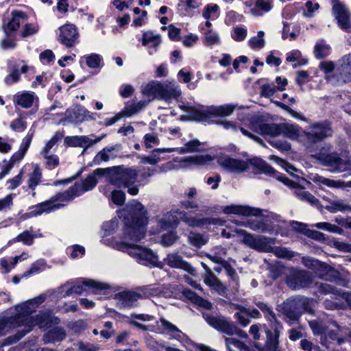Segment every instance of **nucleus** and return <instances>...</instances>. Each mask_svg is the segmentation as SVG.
Wrapping results in <instances>:
<instances>
[{"mask_svg":"<svg viewBox=\"0 0 351 351\" xmlns=\"http://www.w3.org/2000/svg\"><path fill=\"white\" fill-rule=\"evenodd\" d=\"M119 217L125 225V238L130 242L117 241L114 248L127 252L128 254L141 264L150 267L157 266L158 256L151 250L134 244L144 238L147 223L146 210L142 204L133 200L125 208L119 211Z\"/></svg>","mask_w":351,"mask_h":351,"instance_id":"1","label":"nucleus"},{"mask_svg":"<svg viewBox=\"0 0 351 351\" xmlns=\"http://www.w3.org/2000/svg\"><path fill=\"white\" fill-rule=\"evenodd\" d=\"M45 300L44 295H40L32 300L27 301L21 305L16 306L17 311V318L21 319V324H27L29 327L34 325H38L40 328H45L49 326L54 319V323L58 324L59 319L58 317L52 318L48 312L40 313L35 317H31L29 315L35 308Z\"/></svg>","mask_w":351,"mask_h":351,"instance_id":"2","label":"nucleus"},{"mask_svg":"<svg viewBox=\"0 0 351 351\" xmlns=\"http://www.w3.org/2000/svg\"><path fill=\"white\" fill-rule=\"evenodd\" d=\"M96 173H106L107 179L110 183L117 187L123 186L132 195H136L139 189L135 182L137 180V171L131 168L122 167H113L112 168H98Z\"/></svg>","mask_w":351,"mask_h":351,"instance_id":"3","label":"nucleus"},{"mask_svg":"<svg viewBox=\"0 0 351 351\" xmlns=\"http://www.w3.org/2000/svg\"><path fill=\"white\" fill-rule=\"evenodd\" d=\"M319 68L326 81L334 86H342L351 81V53L343 56L335 66L332 62H322Z\"/></svg>","mask_w":351,"mask_h":351,"instance_id":"4","label":"nucleus"},{"mask_svg":"<svg viewBox=\"0 0 351 351\" xmlns=\"http://www.w3.org/2000/svg\"><path fill=\"white\" fill-rule=\"evenodd\" d=\"M155 295H165L163 287L145 286L136 291H125L117 293L114 296L116 305L121 309H129L136 306L137 301L141 298Z\"/></svg>","mask_w":351,"mask_h":351,"instance_id":"5","label":"nucleus"},{"mask_svg":"<svg viewBox=\"0 0 351 351\" xmlns=\"http://www.w3.org/2000/svg\"><path fill=\"white\" fill-rule=\"evenodd\" d=\"M330 151V146L325 145L312 156L324 166L327 167L331 172H343L350 168V161L346 156H341L337 152L328 153Z\"/></svg>","mask_w":351,"mask_h":351,"instance_id":"6","label":"nucleus"},{"mask_svg":"<svg viewBox=\"0 0 351 351\" xmlns=\"http://www.w3.org/2000/svg\"><path fill=\"white\" fill-rule=\"evenodd\" d=\"M252 164L256 168L262 170L265 173L274 174L277 180L283 182L285 185L290 186L295 189V195L302 200H305L313 206H317L319 201L312 194L305 191L303 188L297 186L292 181L287 178L278 175L276 171L265 161L260 158H254L252 160Z\"/></svg>","mask_w":351,"mask_h":351,"instance_id":"7","label":"nucleus"},{"mask_svg":"<svg viewBox=\"0 0 351 351\" xmlns=\"http://www.w3.org/2000/svg\"><path fill=\"white\" fill-rule=\"evenodd\" d=\"M235 106L231 104L210 106L202 108H191V117L195 121H206L213 117H228L232 114Z\"/></svg>","mask_w":351,"mask_h":351,"instance_id":"8","label":"nucleus"},{"mask_svg":"<svg viewBox=\"0 0 351 351\" xmlns=\"http://www.w3.org/2000/svg\"><path fill=\"white\" fill-rule=\"evenodd\" d=\"M203 317L208 324L222 333L227 335L235 334L241 338H247V337L245 332L239 329L234 323L230 322L224 317L215 316L211 313H204Z\"/></svg>","mask_w":351,"mask_h":351,"instance_id":"9","label":"nucleus"},{"mask_svg":"<svg viewBox=\"0 0 351 351\" xmlns=\"http://www.w3.org/2000/svg\"><path fill=\"white\" fill-rule=\"evenodd\" d=\"M243 234V243L247 247L261 252H270L272 250V245L275 244V239L265 236H255L241 230Z\"/></svg>","mask_w":351,"mask_h":351,"instance_id":"10","label":"nucleus"},{"mask_svg":"<svg viewBox=\"0 0 351 351\" xmlns=\"http://www.w3.org/2000/svg\"><path fill=\"white\" fill-rule=\"evenodd\" d=\"M110 286L108 284L95 281L90 279L80 280L73 285L71 282V288L68 291H71V294H82L84 292L87 293L97 294L102 291L107 290Z\"/></svg>","mask_w":351,"mask_h":351,"instance_id":"11","label":"nucleus"},{"mask_svg":"<svg viewBox=\"0 0 351 351\" xmlns=\"http://www.w3.org/2000/svg\"><path fill=\"white\" fill-rule=\"evenodd\" d=\"M332 130L328 122L315 123L310 125L305 132V135L308 141L317 143L324 138L331 136Z\"/></svg>","mask_w":351,"mask_h":351,"instance_id":"12","label":"nucleus"},{"mask_svg":"<svg viewBox=\"0 0 351 351\" xmlns=\"http://www.w3.org/2000/svg\"><path fill=\"white\" fill-rule=\"evenodd\" d=\"M318 291L322 294H330L329 298H327L324 301V306L328 310H335L341 308L343 304L340 302L339 298H344L345 294L340 295L337 293L333 287L328 283H316Z\"/></svg>","mask_w":351,"mask_h":351,"instance_id":"13","label":"nucleus"},{"mask_svg":"<svg viewBox=\"0 0 351 351\" xmlns=\"http://www.w3.org/2000/svg\"><path fill=\"white\" fill-rule=\"evenodd\" d=\"M217 162L224 169L235 173H243L249 169L247 162L241 159L233 158L227 155L219 157Z\"/></svg>","mask_w":351,"mask_h":351,"instance_id":"14","label":"nucleus"},{"mask_svg":"<svg viewBox=\"0 0 351 351\" xmlns=\"http://www.w3.org/2000/svg\"><path fill=\"white\" fill-rule=\"evenodd\" d=\"M311 282V274L302 270H292L287 279V285L293 289H300L307 287Z\"/></svg>","mask_w":351,"mask_h":351,"instance_id":"15","label":"nucleus"},{"mask_svg":"<svg viewBox=\"0 0 351 351\" xmlns=\"http://www.w3.org/2000/svg\"><path fill=\"white\" fill-rule=\"evenodd\" d=\"M271 329L266 330L267 339L261 351H281L279 348V337L282 326L281 323L270 325Z\"/></svg>","mask_w":351,"mask_h":351,"instance_id":"16","label":"nucleus"},{"mask_svg":"<svg viewBox=\"0 0 351 351\" xmlns=\"http://www.w3.org/2000/svg\"><path fill=\"white\" fill-rule=\"evenodd\" d=\"M58 41L65 47L74 46L78 39L77 28L72 24H66L59 27Z\"/></svg>","mask_w":351,"mask_h":351,"instance_id":"17","label":"nucleus"},{"mask_svg":"<svg viewBox=\"0 0 351 351\" xmlns=\"http://www.w3.org/2000/svg\"><path fill=\"white\" fill-rule=\"evenodd\" d=\"M332 10L341 29L347 30L351 27L350 14L339 1L332 0Z\"/></svg>","mask_w":351,"mask_h":351,"instance_id":"18","label":"nucleus"},{"mask_svg":"<svg viewBox=\"0 0 351 351\" xmlns=\"http://www.w3.org/2000/svg\"><path fill=\"white\" fill-rule=\"evenodd\" d=\"M165 262L171 268L182 269L192 275L195 273V269L185 261L182 256L178 253L169 254L165 259Z\"/></svg>","mask_w":351,"mask_h":351,"instance_id":"19","label":"nucleus"},{"mask_svg":"<svg viewBox=\"0 0 351 351\" xmlns=\"http://www.w3.org/2000/svg\"><path fill=\"white\" fill-rule=\"evenodd\" d=\"M223 211L226 214H234L243 216H261L263 215V210L259 208L235 204L224 206Z\"/></svg>","mask_w":351,"mask_h":351,"instance_id":"20","label":"nucleus"},{"mask_svg":"<svg viewBox=\"0 0 351 351\" xmlns=\"http://www.w3.org/2000/svg\"><path fill=\"white\" fill-rule=\"evenodd\" d=\"M180 95V88L175 82L162 84L160 99L166 101L177 100Z\"/></svg>","mask_w":351,"mask_h":351,"instance_id":"21","label":"nucleus"},{"mask_svg":"<svg viewBox=\"0 0 351 351\" xmlns=\"http://www.w3.org/2000/svg\"><path fill=\"white\" fill-rule=\"evenodd\" d=\"M38 99L36 94L30 91L18 93L13 97L14 103L23 108H29L32 106L34 101H38Z\"/></svg>","mask_w":351,"mask_h":351,"instance_id":"22","label":"nucleus"},{"mask_svg":"<svg viewBox=\"0 0 351 351\" xmlns=\"http://www.w3.org/2000/svg\"><path fill=\"white\" fill-rule=\"evenodd\" d=\"M79 188L74 186H71L68 190L59 193L53 196L49 202H51L52 208H58L63 206L62 204H55L56 202L70 201L76 196H80L77 191Z\"/></svg>","mask_w":351,"mask_h":351,"instance_id":"23","label":"nucleus"},{"mask_svg":"<svg viewBox=\"0 0 351 351\" xmlns=\"http://www.w3.org/2000/svg\"><path fill=\"white\" fill-rule=\"evenodd\" d=\"M157 324H160L161 326L163 328L162 331L169 334L173 338L180 341H183L184 340L186 339V336L185 334L179 330L176 326L165 319V318H160V320L157 322Z\"/></svg>","mask_w":351,"mask_h":351,"instance_id":"24","label":"nucleus"},{"mask_svg":"<svg viewBox=\"0 0 351 351\" xmlns=\"http://www.w3.org/2000/svg\"><path fill=\"white\" fill-rule=\"evenodd\" d=\"M96 169L93 173L88 176L80 184H75V187H78L79 195H82L84 193L92 190L97 183V176H106V173H96Z\"/></svg>","mask_w":351,"mask_h":351,"instance_id":"25","label":"nucleus"},{"mask_svg":"<svg viewBox=\"0 0 351 351\" xmlns=\"http://www.w3.org/2000/svg\"><path fill=\"white\" fill-rule=\"evenodd\" d=\"M162 84L158 81H152L142 88V93L151 97L160 99Z\"/></svg>","mask_w":351,"mask_h":351,"instance_id":"26","label":"nucleus"},{"mask_svg":"<svg viewBox=\"0 0 351 351\" xmlns=\"http://www.w3.org/2000/svg\"><path fill=\"white\" fill-rule=\"evenodd\" d=\"M332 326L335 328V329H328L326 328V332L324 333L325 339L322 340V343L326 346H328V341L326 340L327 338L332 340L337 341L338 344H341L345 341V337L341 335L342 330L341 328L334 322Z\"/></svg>","mask_w":351,"mask_h":351,"instance_id":"27","label":"nucleus"},{"mask_svg":"<svg viewBox=\"0 0 351 351\" xmlns=\"http://www.w3.org/2000/svg\"><path fill=\"white\" fill-rule=\"evenodd\" d=\"M119 150V145L104 148L95 156L94 162L96 164H99L102 161L106 162L114 159L117 157Z\"/></svg>","mask_w":351,"mask_h":351,"instance_id":"28","label":"nucleus"},{"mask_svg":"<svg viewBox=\"0 0 351 351\" xmlns=\"http://www.w3.org/2000/svg\"><path fill=\"white\" fill-rule=\"evenodd\" d=\"M18 66H12L10 67V73L5 76L4 82L7 85H12L14 83H17L21 80V73H25L28 70V66L26 64L22 65L20 69V71L18 69Z\"/></svg>","mask_w":351,"mask_h":351,"instance_id":"29","label":"nucleus"},{"mask_svg":"<svg viewBox=\"0 0 351 351\" xmlns=\"http://www.w3.org/2000/svg\"><path fill=\"white\" fill-rule=\"evenodd\" d=\"M52 209L51 202L48 200L30 207L29 213H25L24 216L25 218L36 217L43 213H49Z\"/></svg>","mask_w":351,"mask_h":351,"instance_id":"30","label":"nucleus"},{"mask_svg":"<svg viewBox=\"0 0 351 351\" xmlns=\"http://www.w3.org/2000/svg\"><path fill=\"white\" fill-rule=\"evenodd\" d=\"M313 181L320 184L332 188H343L346 186L351 187V181L346 183L343 181L331 180L319 176H315L313 178Z\"/></svg>","mask_w":351,"mask_h":351,"instance_id":"31","label":"nucleus"},{"mask_svg":"<svg viewBox=\"0 0 351 351\" xmlns=\"http://www.w3.org/2000/svg\"><path fill=\"white\" fill-rule=\"evenodd\" d=\"M66 337V332L62 328L56 327L43 336V340L46 343H53L63 340Z\"/></svg>","mask_w":351,"mask_h":351,"instance_id":"32","label":"nucleus"},{"mask_svg":"<svg viewBox=\"0 0 351 351\" xmlns=\"http://www.w3.org/2000/svg\"><path fill=\"white\" fill-rule=\"evenodd\" d=\"M147 102L146 101H140L138 102H132L126 104L125 107L121 111L123 117H131L144 108Z\"/></svg>","mask_w":351,"mask_h":351,"instance_id":"33","label":"nucleus"},{"mask_svg":"<svg viewBox=\"0 0 351 351\" xmlns=\"http://www.w3.org/2000/svg\"><path fill=\"white\" fill-rule=\"evenodd\" d=\"M25 17V14L23 12L17 10L13 11L12 12L11 20L9 21L7 25L3 27L5 34H8V30L16 31L20 26L21 19H23Z\"/></svg>","mask_w":351,"mask_h":351,"instance_id":"34","label":"nucleus"},{"mask_svg":"<svg viewBox=\"0 0 351 351\" xmlns=\"http://www.w3.org/2000/svg\"><path fill=\"white\" fill-rule=\"evenodd\" d=\"M41 180L42 171L38 165H35L33 171L29 174L27 186L32 191H34Z\"/></svg>","mask_w":351,"mask_h":351,"instance_id":"35","label":"nucleus"},{"mask_svg":"<svg viewBox=\"0 0 351 351\" xmlns=\"http://www.w3.org/2000/svg\"><path fill=\"white\" fill-rule=\"evenodd\" d=\"M280 134L293 140L298 139L300 136L298 127L288 123L280 124Z\"/></svg>","mask_w":351,"mask_h":351,"instance_id":"36","label":"nucleus"},{"mask_svg":"<svg viewBox=\"0 0 351 351\" xmlns=\"http://www.w3.org/2000/svg\"><path fill=\"white\" fill-rule=\"evenodd\" d=\"M17 317L16 314L14 319L10 317L0 319V336L8 332L12 326L16 327L21 325V319H19Z\"/></svg>","mask_w":351,"mask_h":351,"instance_id":"37","label":"nucleus"},{"mask_svg":"<svg viewBox=\"0 0 351 351\" xmlns=\"http://www.w3.org/2000/svg\"><path fill=\"white\" fill-rule=\"evenodd\" d=\"M213 160V158L209 155L205 156H189L187 158H182L180 162V167H184L185 163H191L195 165H204L208 162Z\"/></svg>","mask_w":351,"mask_h":351,"instance_id":"38","label":"nucleus"},{"mask_svg":"<svg viewBox=\"0 0 351 351\" xmlns=\"http://www.w3.org/2000/svg\"><path fill=\"white\" fill-rule=\"evenodd\" d=\"M262 134L276 136L280 134V124L263 123L259 127Z\"/></svg>","mask_w":351,"mask_h":351,"instance_id":"39","label":"nucleus"},{"mask_svg":"<svg viewBox=\"0 0 351 351\" xmlns=\"http://www.w3.org/2000/svg\"><path fill=\"white\" fill-rule=\"evenodd\" d=\"M181 220L191 227H199L204 225L208 219L205 218H196L189 213H184L181 216Z\"/></svg>","mask_w":351,"mask_h":351,"instance_id":"40","label":"nucleus"},{"mask_svg":"<svg viewBox=\"0 0 351 351\" xmlns=\"http://www.w3.org/2000/svg\"><path fill=\"white\" fill-rule=\"evenodd\" d=\"M256 306L263 312L265 317L270 323V325L275 324L276 323H280L278 320L275 313L271 310L270 307L267 304L259 302L256 303Z\"/></svg>","mask_w":351,"mask_h":351,"instance_id":"41","label":"nucleus"},{"mask_svg":"<svg viewBox=\"0 0 351 351\" xmlns=\"http://www.w3.org/2000/svg\"><path fill=\"white\" fill-rule=\"evenodd\" d=\"M225 341L229 351H249V348L245 343L236 339L227 337Z\"/></svg>","mask_w":351,"mask_h":351,"instance_id":"42","label":"nucleus"},{"mask_svg":"<svg viewBox=\"0 0 351 351\" xmlns=\"http://www.w3.org/2000/svg\"><path fill=\"white\" fill-rule=\"evenodd\" d=\"M190 244L200 247L208 242V239L204 235L197 232H190L188 237Z\"/></svg>","mask_w":351,"mask_h":351,"instance_id":"43","label":"nucleus"},{"mask_svg":"<svg viewBox=\"0 0 351 351\" xmlns=\"http://www.w3.org/2000/svg\"><path fill=\"white\" fill-rule=\"evenodd\" d=\"M201 143L197 139H194L186 143L184 147L177 148V152L179 154L192 153L199 151V147Z\"/></svg>","mask_w":351,"mask_h":351,"instance_id":"44","label":"nucleus"},{"mask_svg":"<svg viewBox=\"0 0 351 351\" xmlns=\"http://www.w3.org/2000/svg\"><path fill=\"white\" fill-rule=\"evenodd\" d=\"M245 226L254 231L260 230L262 232H269L271 230L269 226L259 220H247Z\"/></svg>","mask_w":351,"mask_h":351,"instance_id":"45","label":"nucleus"},{"mask_svg":"<svg viewBox=\"0 0 351 351\" xmlns=\"http://www.w3.org/2000/svg\"><path fill=\"white\" fill-rule=\"evenodd\" d=\"M272 8L271 3L268 0H257L256 2V8L251 9V13L254 16H259L261 14L257 10L260 9L265 12H267L271 10Z\"/></svg>","mask_w":351,"mask_h":351,"instance_id":"46","label":"nucleus"},{"mask_svg":"<svg viewBox=\"0 0 351 351\" xmlns=\"http://www.w3.org/2000/svg\"><path fill=\"white\" fill-rule=\"evenodd\" d=\"M176 224L177 221L175 217L171 213H167L165 217L158 221L160 229L158 232L172 228Z\"/></svg>","mask_w":351,"mask_h":351,"instance_id":"47","label":"nucleus"},{"mask_svg":"<svg viewBox=\"0 0 351 351\" xmlns=\"http://www.w3.org/2000/svg\"><path fill=\"white\" fill-rule=\"evenodd\" d=\"M330 50V46L324 40H321L315 46V55L317 58H323L329 54Z\"/></svg>","mask_w":351,"mask_h":351,"instance_id":"48","label":"nucleus"},{"mask_svg":"<svg viewBox=\"0 0 351 351\" xmlns=\"http://www.w3.org/2000/svg\"><path fill=\"white\" fill-rule=\"evenodd\" d=\"M308 324L314 335L324 336L326 332L327 326L320 320H311L308 322Z\"/></svg>","mask_w":351,"mask_h":351,"instance_id":"49","label":"nucleus"},{"mask_svg":"<svg viewBox=\"0 0 351 351\" xmlns=\"http://www.w3.org/2000/svg\"><path fill=\"white\" fill-rule=\"evenodd\" d=\"M220 43V36L218 33L208 30L205 33L204 36V44L206 46L211 47L215 45H219Z\"/></svg>","mask_w":351,"mask_h":351,"instance_id":"50","label":"nucleus"},{"mask_svg":"<svg viewBox=\"0 0 351 351\" xmlns=\"http://www.w3.org/2000/svg\"><path fill=\"white\" fill-rule=\"evenodd\" d=\"M326 208L331 213L343 211L349 208V206L345 204L342 200H337L330 203L326 206Z\"/></svg>","mask_w":351,"mask_h":351,"instance_id":"51","label":"nucleus"},{"mask_svg":"<svg viewBox=\"0 0 351 351\" xmlns=\"http://www.w3.org/2000/svg\"><path fill=\"white\" fill-rule=\"evenodd\" d=\"M264 34L265 33L263 31L258 32L256 36L252 37L250 39L249 45L252 48H263L265 45V40L263 39Z\"/></svg>","mask_w":351,"mask_h":351,"instance_id":"52","label":"nucleus"},{"mask_svg":"<svg viewBox=\"0 0 351 351\" xmlns=\"http://www.w3.org/2000/svg\"><path fill=\"white\" fill-rule=\"evenodd\" d=\"M237 308L239 311L235 313V317L242 326H246L250 323L249 314L244 311V309H246V308L237 305Z\"/></svg>","mask_w":351,"mask_h":351,"instance_id":"53","label":"nucleus"},{"mask_svg":"<svg viewBox=\"0 0 351 351\" xmlns=\"http://www.w3.org/2000/svg\"><path fill=\"white\" fill-rule=\"evenodd\" d=\"M36 235L29 233V232L25 230L21 234H19L16 238L15 241L18 242H22L25 245H31L35 238Z\"/></svg>","mask_w":351,"mask_h":351,"instance_id":"54","label":"nucleus"},{"mask_svg":"<svg viewBox=\"0 0 351 351\" xmlns=\"http://www.w3.org/2000/svg\"><path fill=\"white\" fill-rule=\"evenodd\" d=\"M270 252H273L278 258H291L294 256L292 251L281 247H272V250Z\"/></svg>","mask_w":351,"mask_h":351,"instance_id":"55","label":"nucleus"},{"mask_svg":"<svg viewBox=\"0 0 351 351\" xmlns=\"http://www.w3.org/2000/svg\"><path fill=\"white\" fill-rule=\"evenodd\" d=\"M218 10L219 6L217 4L208 5L203 12V16L206 20L215 19L217 16Z\"/></svg>","mask_w":351,"mask_h":351,"instance_id":"56","label":"nucleus"},{"mask_svg":"<svg viewBox=\"0 0 351 351\" xmlns=\"http://www.w3.org/2000/svg\"><path fill=\"white\" fill-rule=\"evenodd\" d=\"M101 60L99 54L92 53L86 57V63L88 67L95 69L99 66Z\"/></svg>","mask_w":351,"mask_h":351,"instance_id":"57","label":"nucleus"},{"mask_svg":"<svg viewBox=\"0 0 351 351\" xmlns=\"http://www.w3.org/2000/svg\"><path fill=\"white\" fill-rule=\"evenodd\" d=\"M138 158L141 160V164L156 165L160 161L159 156L154 154L153 152L149 156H138Z\"/></svg>","mask_w":351,"mask_h":351,"instance_id":"58","label":"nucleus"},{"mask_svg":"<svg viewBox=\"0 0 351 351\" xmlns=\"http://www.w3.org/2000/svg\"><path fill=\"white\" fill-rule=\"evenodd\" d=\"M296 304L293 301H288L286 306L284 308V314L289 317L291 320H297L300 317V313L295 310L288 309L287 306L289 307L294 306Z\"/></svg>","mask_w":351,"mask_h":351,"instance_id":"59","label":"nucleus"},{"mask_svg":"<svg viewBox=\"0 0 351 351\" xmlns=\"http://www.w3.org/2000/svg\"><path fill=\"white\" fill-rule=\"evenodd\" d=\"M23 176V170L21 169L18 175L7 181L8 189L14 190L17 188L21 183Z\"/></svg>","mask_w":351,"mask_h":351,"instance_id":"60","label":"nucleus"},{"mask_svg":"<svg viewBox=\"0 0 351 351\" xmlns=\"http://www.w3.org/2000/svg\"><path fill=\"white\" fill-rule=\"evenodd\" d=\"M112 201L118 206H121L125 203V195L121 191L114 190L112 192Z\"/></svg>","mask_w":351,"mask_h":351,"instance_id":"61","label":"nucleus"},{"mask_svg":"<svg viewBox=\"0 0 351 351\" xmlns=\"http://www.w3.org/2000/svg\"><path fill=\"white\" fill-rule=\"evenodd\" d=\"M69 328H71L74 332L80 333L87 327L86 323L83 320H77L71 322L69 324Z\"/></svg>","mask_w":351,"mask_h":351,"instance_id":"62","label":"nucleus"},{"mask_svg":"<svg viewBox=\"0 0 351 351\" xmlns=\"http://www.w3.org/2000/svg\"><path fill=\"white\" fill-rule=\"evenodd\" d=\"M78 351H99L100 347L98 345H95L90 343H84L82 341L77 342L76 343Z\"/></svg>","mask_w":351,"mask_h":351,"instance_id":"63","label":"nucleus"},{"mask_svg":"<svg viewBox=\"0 0 351 351\" xmlns=\"http://www.w3.org/2000/svg\"><path fill=\"white\" fill-rule=\"evenodd\" d=\"M202 278L204 282L210 287H212L219 280L212 271L206 272L202 276Z\"/></svg>","mask_w":351,"mask_h":351,"instance_id":"64","label":"nucleus"}]
</instances>
